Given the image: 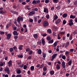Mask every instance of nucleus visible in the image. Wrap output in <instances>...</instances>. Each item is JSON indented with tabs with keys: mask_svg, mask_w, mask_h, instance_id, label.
<instances>
[{
	"mask_svg": "<svg viewBox=\"0 0 77 77\" xmlns=\"http://www.w3.org/2000/svg\"><path fill=\"white\" fill-rule=\"evenodd\" d=\"M18 57H19V58H23V55L21 54V55H17Z\"/></svg>",
	"mask_w": 77,
	"mask_h": 77,
	"instance_id": "obj_29",
	"label": "nucleus"
},
{
	"mask_svg": "<svg viewBox=\"0 0 77 77\" xmlns=\"http://www.w3.org/2000/svg\"><path fill=\"white\" fill-rule=\"evenodd\" d=\"M47 39L48 41H50L51 39V38L49 36L47 38Z\"/></svg>",
	"mask_w": 77,
	"mask_h": 77,
	"instance_id": "obj_34",
	"label": "nucleus"
},
{
	"mask_svg": "<svg viewBox=\"0 0 77 77\" xmlns=\"http://www.w3.org/2000/svg\"><path fill=\"white\" fill-rule=\"evenodd\" d=\"M48 26V23L47 21H45L43 23V26L47 27Z\"/></svg>",
	"mask_w": 77,
	"mask_h": 77,
	"instance_id": "obj_3",
	"label": "nucleus"
},
{
	"mask_svg": "<svg viewBox=\"0 0 77 77\" xmlns=\"http://www.w3.org/2000/svg\"><path fill=\"white\" fill-rule=\"evenodd\" d=\"M0 66H3V63H0Z\"/></svg>",
	"mask_w": 77,
	"mask_h": 77,
	"instance_id": "obj_64",
	"label": "nucleus"
},
{
	"mask_svg": "<svg viewBox=\"0 0 77 77\" xmlns=\"http://www.w3.org/2000/svg\"><path fill=\"white\" fill-rule=\"evenodd\" d=\"M3 76L4 77V76H5V77H8L9 76V75H8V74H6L5 75V74H3Z\"/></svg>",
	"mask_w": 77,
	"mask_h": 77,
	"instance_id": "obj_56",
	"label": "nucleus"
},
{
	"mask_svg": "<svg viewBox=\"0 0 77 77\" xmlns=\"http://www.w3.org/2000/svg\"><path fill=\"white\" fill-rule=\"evenodd\" d=\"M30 51V48H27L26 49V51L27 52H28V51Z\"/></svg>",
	"mask_w": 77,
	"mask_h": 77,
	"instance_id": "obj_62",
	"label": "nucleus"
},
{
	"mask_svg": "<svg viewBox=\"0 0 77 77\" xmlns=\"http://www.w3.org/2000/svg\"><path fill=\"white\" fill-rule=\"evenodd\" d=\"M60 68V65L59 64H57L56 65V69L57 70H59Z\"/></svg>",
	"mask_w": 77,
	"mask_h": 77,
	"instance_id": "obj_9",
	"label": "nucleus"
},
{
	"mask_svg": "<svg viewBox=\"0 0 77 77\" xmlns=\"http://www.w3.org/2000/svg\"><path fill=\"white\" fill-rule=\"evenodd\" d=\"M65 32H60V35H64V34H65Z\"/></svg>",
	"mask_w": 77,
	"mask_h": 77,
	"instance_id": "obj_51",
	"label": "nucleus"
},
{
	"mask_svg": "<svg viewBox=\"0 0 77 77\" xmlns=\"http://www.w3.org/2000/svg\"><path fill=\"white\" fill-rule=\"evenodd\" d=\"M11 25H12V23H11L10 22L9 23H8L6 26V28L7 29H9V27H10Z\"/></svg>",
	"mask_w": 77,
	"mask_h": 77,
	"instance_id": "obj_7",
	"label": "nucleus"
},
{
	"mask_svg": "<svg viewBox=\"0 0 77 77\" xmlns=\"http://www.w3.org/2000/svg\"><path fill=\"white\" fill-rule=\"evenodd\" d=\"M0 34L1 35H4L5 34V32L3 31H0Z\"/></svg>",
	"mask_w": 77,
	"mask_h": 77,
	"instance_id": "obj_49",
	"label": "nucleus"
},
{
	"mask_svg": "<svg viewBox=\"0 0 77 77\" xmlns=\"http://www.w3.org/2000/svg\"><path fill=\"white\" fill-rule=\"evenodd\" d=\"M61 66L62 67L64 68V69H65L66 67V65H65V62L63 61L61 63Z\"/></svg>",
	"mask_w": 77,
	"mask_h": 77,
	"instance_id": "obj_4",
	"label": "nucleus"
},
{
	"mask_svg": "<svg viewBox=\"0 0 77 77\" xmlns=\"http://www.w3.org/2000/svg\"><path fill=\"white\" fill-rule=\"evenodd\" d=\"M57 43H58V42L57 41L54 44H53L54 47H56L57 45Z\"/></svg>",
	"mask_w": 77,
	"mask_h": 77,
	"instance_id": "obj_16",
	"label": "nucleus"
},
{
	"mask_svg": "<svg viewBox=\"0 0 77 77\" xmlns=\"http://www.w3.org/2000/svg\"><path fill=\"white\" fill-rule=\"evenodd\" d=\"M57 18H58V17H57V15H55L54 16V20H55V21H56V20Z\"/></svg>",
	"mask_w": 77,
	"mask_h": 77,
	"instance_id": "obj_13",
	"label": "nucleus"
},
{
	"mask_svg": "<svg viewBox=\"0 0 77 77\" xmlns=\"http://www.w3.org/2000/svg\"><path fill=\"white\" fill-rule=\"evenodd\" d=\"M69 42H67L66 43V45L65 46V48H66L69 45Z\"/></svg>",
	"mask_w": 77,
	"mask_h": 77,
	"instance_id": "obj_19",
	"label": "nucleus"
},
{
	"mask_svg": "<svg viewBox=\"0 0 77 77\" xmlns=\"http://www.w3.org/2000/svg\"><path fill=\"white\" fill-rule=\"evenodd\" d=\"M23 19L22 17H21L20 16H19L18 17L17 20V21L18 22V23L20 25V26H21V23H20V21H23Z\"/></svg>",
	"mask_w": 77,
	"mask_h": 77,
	"instance_id": "obj_1",
	"label": "nucleus"
},
{
	"mask_svg": "<svg viewBox=\"0 0 77 77\" xmlns=\"http://www.w3.org/2000/svg\"><path fill=\"white\" fill-rule=\"evenodd\" d=\"M34 19L35 21V22H36V21H37V17H34Z\"/></svg>",
	"mask_w": 77,
	"mask_h": 77,
	"instance_id": "obj_57",
	"label": "nucleus"
},
{
	"mask_svg": "<svg viewBox=\"0 0 77 77\" xmlns=\"http://www.w3.org/2000/svg\"><path fill=\"white\" fill-rule=\"evenodd\" d=\"M6 35L7 36V39H9L11 38V34H8Z\"/></svg>",
	"mask_w": 77,
	"mask_h": 77,
	"instance_id": "obj_10",
	"label": "nucleus"
},
{
	"mask_svg": "<svg viewBox=\"0 0 77 77\" xmlns=\"http://www.w3.org/2000/svg\"><path fill=\"white\" fill-rule=\"evenodd\" d=\"M72 60H71L68 63V65H71V64H72Z\"/></svg>",
	"mask_w": 77,
	"mask_h": 77,
	"instance_id": "obj_24",
	"label": "nucleus"
},
{
	"mask_svg": "<svg viewBox=\"0 0 77 77\" xmlns=\"http://www.w3.org/2000/svg\"><path fill=\"white\" fill-rule=\"evenodd\" d=\"M21 75L20 74L18 75H16V77H21Z\"/></svg>",
	"mask_w": 77,
	"mask_h": 77,
	"instance_id": "obj_58",
	"label": "nucleus"
},
{
	"mask_svg": "<svg viewBox=\"0 0 77 77\" xmlns=\"http://www.w3.org/2000/svg\"><path fill=\"white\" fill-rule=\"evenodd\" d=\"M74 5H75V6H77V1H76L75 2H74Z\"/></svg>",
	"mask_w": 77,
	"mask_h": 77,
	"instance_id": "obj_59",
	"label": "nucleus"
},
{
	"mask_svg": "<svg viewBox=\"0 0 77 77\" xmlns=\"http://www.w3.org/2000/svg\"><path fill=\"white\" fill-rule=\"evenodd\" d=\"M34 68L35 67L33 66H32L30 67V69L31 71H33V70L34 69Z\"/></svg>",
	"mask_w": 77,
	"mask_h": 77,
	"instance_id": "obj_30",
	"label": "nucleus"
},
{
	"mask_svg": "<svg viewBox=\"0 0 77 77\" xmlns=\"http://www.w3.org/2000/svg\"><path fill=\"white\" fill-rule=\"evenodd\" d=\"M74 49H70V52H71H71H73L74 51Z\"/></svg>",
	"mask_w": 77,
	"mask_h": 77,
	"instance_id": "obj_55",
	"label": "nucleus"
},
{
	"mask_svg": "<svg viewBox=\"0 0 77 77\" xmlns=\"http://www.w3.org/2000/svg\"><path fill=\"white\" fill-rule=\"evenodd\" d=\"M65 53V55L66 56H67V57H68V55L69 54V53L68 51H66Z\"/></svg>",
	"mask_w": 77,
	"mask_h": 77,
	"instance_id": "obj_22",
	"label": "nucleus"
},
{
	"mask_svg": "<svg viewBox=\"0 0 77 77\" xmlns=\"http://www.w3.org/2000/svg\"><path fill=\"white\" fill-rule=\"evenodd\" d=\"M35 14V12L34 11H32L30 12L28 14L29 15H34Z\"/></svg>",
	"mask_w": 77,
	"mask_h": 77,
	"instance_id": "obj_5",
	"label": "nucleus"
},
{
	"mask_svg": "<svg viewBox=\"0 0 77 77\" xmlns=\"http://www.w3.org/2000/svg\"><path fill=\"white\" fill-rule=\"evenodd\" d=\"M70 18H72V19H74V18H75V16L71 15L70 16Z\"/></svg>",
	"mask_w": 77,
	"mask_h": 77,
	"instance_id": "obj_18",
	"label": "nucleus"
},
{
	"mask_svg": "<svg viewBox=\"0 0 77 77\" xmlns=\"http://www.w3.org/2000/svg\"><path fill=\"white\" fill-rule=\"evenodd\" d=\"M29 21L30 23H32V22H33V19H29Z\"/></svg>",
	"mask_w": 77,
	"mask_h": 77,
	"instance_id": "obj_53",
	"label": "nucleus"
},
{
	"mask_svg": "<svg viewBox=\"0 0 77 77\" xmlns=\"http://www.w3.org/2000/svg\"><path fill=\"white\" fill-rule=\"evenodd\" d=\"M59 2V0H53V2L54 3H57Z\"/></svg>",
	"mask_w": 77,
	"mask_h": 77,
	"instance_id": "obj_31",
	"label": "nucleus"
},
{
	"mask_svg": "<svg viewBox=\"0 0 77 77\" xmlns=\"http://www.w3.org/2000/svg\"><path fill=\"white\" fill-rule=\"evenodd\" d=\"M50 2V1L49 0H45V3H49Z\"/></svg>",
	"mask_w": 77,
	"mask_h": 77,
	"instance_id": "obj_52",
	"label": "nucleus"
},
{
	"mask_svg": "<svg viewBox=\"0 0 77 77\" xmlns=\"http://www.w3.org/2000/svg\"><path fill=\"white\" fill-rule=\"evenodd\" d=\"M13 48L15 50V51L17 52V48L15 46H14V47H13Z\"/></svg>",
	"mask_w": 77,
	"mask_h": 77,
	"instance_id": "obj_37",
	"label": "nucleus"
},
{
	"mask_svg": "<svg viewBox=\"0 0 77 77\" xmlns=\"http://www.w3.org/2000/svg\"><path fill=\"white\" fill-rule=\"evenodd\" d=\"M38 34H35L34 35V37L35 38V39H38Z\"/></svg>",
	"mask_w": 77,
	"mask_h": 77,
	"instance_id": "obj_20",
	"label": "nucleus"
},
{
	"mask_svg": "<svg viewBox=\"0 0 77 77\" xmlns=\"http://www.w3.org/2000/svg\"><path fill=\"white\" fill-rule=\"evenodd\" d=\"M23 47H24V46L23 45H20L19 46L18 49L19 50H23Z\"/></svg>",
	"mask_w": 77,
	"mask_h": 77,
	"instance_id": "obj_11",
	"label": "nucleus"
},
{
	"mask_svg": "<svg viewBox=\"0 0 77 77\" xmlns=\"http://www.w3.org/2000/svg\"><path fill=\"white\" fill-rule=\"evenodd\" d=\"M72 19H71L69 20L68 24L70 26H72L74 24L73 22H72Z\"/></svg>",
	"mask_w": 77,
	"mask_h": 77,
	"instance_id": "obj_2",
	"label": "nucleus"
},
{
	"mask_svg": "<svg viewBox=\"0 0 77 77\" xmlns=\"http://www.w3.org/2000/svg\"><path fill=\"white\" fill-rule=\"evenodd\" d=\"M5 71L8 72L9 71V68L8 67H6L4 70Z\"/></svg>",
	"mask_w": 77,
	"mask_h": 77,
	"instance_id": "obj_26",
	"label": "nucleus"
},
{
	"mask_svg": "<svg viewBox=\"0 0 77 77\" xmlns=\"http://www.w3.org/2000/svg\"><path fill=\"white\" fill-rule=\"evenodd\" d=\"M51 75H53L54 74V71H51L50 72Z\"/></svg>",
	"mask_w": 77,
	"mask_h": 77,
	"instance_id": "obj_32",
	"label": "nucleus"
},
{
	"mask_svg": "<svg viewBox=\"0 0 77 77\" xmlns=\"http://www.w3.org/2000/svg\"><path fill=\"white\" fill-rule=\"evenodd\" d=\"M53 42H54V41L53 39H52L51 40L49 41V44H52Z\"/></svg>",
	"mask_w": 77,
	"mask_h": 77,
	"instance_id": "obj_36",
	"label": "nucleus"
},
{
	"mask_svg": "<svg viewBox=\"0 0 77 77\" xmlns=\"http://www.w3.org/2000/svg\"><path fill=\"white\" fill-rule=\"evenodd\" d=\"M65 38H66V36H63V41H65Z\"/></svg>",
	"mask_w": 77,
	"mask_h": 77,
	"instance_id": "obj_61",
	"label": "nucleus"
},
{
	"mask_svg": "<svg viewBox=\"0 0 77 77\" xmlns=\"http://www.w3.org/2000/svg\"><path fill=\"white\" fill-rule=\"evenodd\" d=\"M32 4H36V1L35 0H34L32 2Z\"/></svg>",
	"mask_w": 77,
	"mask_h": 77,
	"instance_id": "obj_54",
	"label": "nucleus"
},
{
	"mask_svg": "<svg viewBox=\"0 0 77 77\" xmlns=\"http://www.w3.org/2000/svg\"><path fill=\"white\" fill-rule=\"evenodd\" d=\"M13 33L14 35H18V33H17V32L16 31H14V32Z\"/></svg>",
	"mask_w": 77,
	"mask_h": 77,
	"instance_id": "obj_33",
	"label": "nucleus"
},
{
	"mask_svg": "<svg viewBox=\"0 0 77 77\" xmlns=\"http://www.w3.org/2000/svg\"><path fill=\"white\" fill-rule=\"evenodd\" d=\"M53 35L55 37L56 36H57V35H56V33L55 32H54L53 33Z\"/></svg>",
	"mask_w": 77,
	"mask_h": 77,
	"instance_id": "obj_42",
	"label": "nucleus"
},
{
	"mask_svg": "<svg viewBox=\"0 0 77 77\" xmlns=\"http://www.w3.org/2000/svg\"><path fill=\"white\" fill-rule=\"evenodd\" d=\"M77 30H76L73 32V35H75V34H77Z\"/></svg>",
	"mask_w": 77,
	"mask_h": 77,
	"instance_id": "obj_40",
	"label": "nucleus"
},
{
	"mask_svg": "<svg viewBox=\"0 0 77 77\" xmlns=\"http://www.w3.org/2000/svg\"><path fill=\"white\" fill-rule=\"evenodd\" d=\"M18 62L17 63V65H20V64H21V61L20 60H19L18 61Z\"/></svg>",
	"mask_w": 77,
	"mask_h": 77,
	"instance_id": "obj_39",
	"label": "nucleus"
},
{
	"mask_svg": "<svg viewBox=\"0 0 77 77\" xmlns=\"http://www.w3.org/2000/svg\"><path fill=\"white\" fill-rule=\"evenodd\" d=\"M42 53V51H41V49H39L38 51V53L39 54H41V53Z\"/></svg>",
	"mask_w": 77,
	"mask_h": 77,
	"instance_id": "obj_23",
	"label": "nucleus"
},
{
	"mask_svg": "<svg viewBox=\"0 0 77 77\" xmlns=\"http://www.w3.org/2000/svg\"><path fill=\"white\" fill-rule=\"evenodd\" d=\"M61 21V20L60 19H58L55 22V23L56 24H57L60 23Z\"/></svg>",
	"mask_w": 77,
	"mask_h": 77,
	"instance_id": "obj_8",
	"label": "nucleus"
},
{
	"mask_svg": "<svg viewBox=\"0 0 77 77\" xmlns=\"http://www.w3.org/2000/svg\"><path fill=\"white\" fill-rule=\"evenodd\" d=\"M42 45H45V40H44V39H43L42 40Z\"/></svg>",
	"mask_w": 77,
	"mask_h": 77,
	"instance_id": "obj_17",
	"label": "nucleus"
},
{
	"mask_svg": "<svg viewBox=\"0 0 77 77\" xmlns=\"http://www.w3.org/2000/svg\"><path fill=\"white\" fill-rule=\"evenodd\" d=\"M57 56V54H54L52 56V59H54L56 57V56Z\"/></svg>",
	"mask_w": 77,
	"mask_h": 77,
	"instance_id": "obj_14",
	"label": "nucleus"
},
{
	"mask_svg": "<svg viewBox=\"0 0 77 77\" xmlns=\"http://www.w3.org/2000/svg\"><path fill=\"white\" fill-rule=\"evenodd\" d=\"M42 54H43V57H44V58H45V57H46V54L44 52H43Z\"/></svg>",
	"mask_w": 77,
	"mask_h": 77,
	"instance_id": "obj_28",
	"label": "nucleus"
},
{
	"mask_svg": "<svg viewBox=\"0 0 77 77\" xmlns=\"http://www.w3.org/2000/svg\"><path fill=\"white\" fill-rule=\"evenodd\" d=\"M62 58L63 59L65 60V59H66V56H65V55H63L62 56Z\"/></svg>",
	"mask_w": 77,
	"mask_h": 77,
	"instance_id": "obj_46",
	"label": "nucleus"
},
{
	"mask_svg": "<svg viewBox=\"0 0 77 77\" xmlns=\"http://www.w3.org/2000/svg\"><path fill=\"white\" fill-rule=\"evenodd\" d=\"M9 50L10 51V52H12L13 50H14V49L12 48H11Z\"/></svg>",
	"mask_w": 77,
	"mask_h": 77,
	"instance_id": "obj_50",
	"label": "nucleus"
},
{
	"mask_svg": "<svg viewBox=\"0 0 77 77\" xmlns=\"http://www.w3.org/2000/svg\"><path fill=\"white\" fill-rule=\"evenodd\" d=\"M48 32H49V33H51V29H49L47 30Z\"/></svg>",
	"mask_w": 77,
	"mask_h": 77,
	"instance_id": "obj_41",
	"label": "nucleus"
},
{
	"mask_svg": "<svg viewBox=\"0 0 77 77\" xmlns=\"http://www.w3.org/2000/svg\"><path fill=\"white\" fill-rule=\"evenodd\" d=\"M66 23V21L65 20H63V24H65Z\"/></svg>",
	"mask_w": 77,
	"mask_h": 77,
	"instance_id": "obj_47",
	"label": "nucleus"
},
{
	"mask_svg": "<svg viewBox=\"0 0 77 77\" xmlns=\"http://www.w3.org/2000/svg\"><path fill=\"white\" fill-rule=\"evenodd\" d=\"M72 39V35H70V37L69 38V40H71Z\"/></svg>",
	"mask_w": 77,
	"mask_h": 77,
	"instance_id": "obj_48",
	"label": "nucleus"
},
{
	"mask_svg": "<svg viewBox=\"0 0 77 77\" xmlns=\"http://www.w3.org/2000/svg\"><path fill=\"white\" fill-rule=\"evenodd\" d=\"M57 63H58V64H59V65H61V62H60V61H58L57 62Z\"/></svg>",
	"mask_w": 77,
	"mask_h": 77,
	"instance_id": "obj_60",
	"label": "nucleus"
},
{
	"mask_svg": "<svg viewBox=\"0 0 77 77\" xmlns=\"http://www.w3.org/2000/svg\"><path fill=\"white\" fill-rule=\"evenodd\" d=\"M46 18L47 19H49V18H50V16L48 14H47L46 15Z\"/></svg>",
	"mask_w": 77,
	"mask_h": 77,
	"instance_id": "obj_43",
	"label": "nucleus"
},
{
	"mask_svg": "<svg viewBox=\"0 0 77 77\" xmlns=\"http://www.w3.org/2000/svg\"><path fill=\"white\" fill-rule=\"evenodd\" d=\"M38 10V8H35L34 9V11H37Z\"/></svg>",
	"mask_w": 77,
	"mask_h": 77,
	"instance_id": "obj_63",
	"label": "nucleus"
},
{
	"mask_svg": "<svg viewBox=\"0 0 77 77\" xmlns=\"http://www.w3.org/2000/svg\"><path fill=\"white\" fill-rule=\"evenodd\" d=\"M44 64H42V65L40 66V68H43V67H44Z\"/></svg>",
	"mask_w": 77,
	"mask_h": 77,
	"instance_id": "obj_38",
	"label": "nucleus"
},
{
	"mask_svg": "<svg viewBox=\"0 0 77 77\" xmlns=\"http://www.w3.org/2000/svg\"><path fill=\"white\" fill-rule=\"evenodd\" d=\"M53 29L54 30V31H56L57 29V26H54L53 27Z\"/></svg>",
	"mask_w": 77,
	"mask_h": 77,
	"instance_id": "obj_27",
	"label": "nucleus"
},
{
	"mask_svg": "<svg viewBox=\"0 0 77 77\" xmlns=\"http://www.w3.org/2000/svg\"><path fill=\"white\" fill-rule=\"evenodd\" d=\"M44 12H46L47 14H48V9L44 8Z\"/></svg>",
	"mask_w": 77,
	"mask_h": 77,
	"instance_id": "obj_15",
	"label": "nucleus"
},
{
	"mask_svg": "<svg viewBox=\"0 0 77 77\" xmlns=\"http://www.w3.org/2000/svg\"><path fill=\"white\" fill-rule=\"evenodd\" d=\"M6 13V11H3L1 10L0 11V14H5Z\"/></svg>",
	"mask_w": 77,
	"mask_h": 77,
	"instance_id": "obj_21",
	"label": "nucleus"
},
{
	"mask_svg": "<svg viewBox=\"0 0 77 77\" xmlns=\"http://www.w3.org/2000/svg\"><path fill=\"white\" fill-rule=\"evenodd\" d=\"M27 65H24L23 66V69H27Z\"/></svg>",
	"mask_w": 77,
	"mask_h": 77,
	"instance_id": "obj_45",
	"label": "nucleus"
},
{
	"mask_svg": "<svg viewBox=\"0 0 77 77\" xmlns=\"http://www.w3.org/2000/svg\"><path fill=\"white\" fill-rule=\"evenodd\" d=\"M16 72L17 74H20L21 72V71L20 70V69H17L16 70Z\"/></svg>",
	"mask_w": 77,
	"mask_h": 77,
	"instance_id": "obj_6",
	"label": "nucleus"
},
{
	"mask_svg": "<svg viewBox=\"0 0 77 77\" xmlns=\"http://www.w3.org/2000/svg\"><path fill=\"white\" fill-rule=\"evenodd\" d=\"M8 66L10 67L11 66V65L12 64V61L10 60L8 63Z\"/></svg>",
	"mask_w": 77,
	"mask_h": 77,
	"instance_id": "obj_12",
	"label": "nucleus"
},
{
	"mask_svg": "<svg viewBox=\"0 0 77 77\" xmlns=\"http://www.w3.org/2000/svg\"><path fill=\"white\" fill-rule=\"evenodd\" d=\"M32 53H33V51L32 50L29 51V54H30V55H32Z\"/></svg>",
	"mask_w": 77,
	"mask_h": 77,
	"instance_id": "obj_35",
	"label": "nucleus"
},
{
	"mask_svg": "<svg viewBox=\"0 0 77 77\" xmlns=\"http://www.w3.org/2000/svg\"><path fill=\"white\" fill-rule=\"evenodd\" d=\"M43 69L44 71H46L47 70V67H46V66H45L43 67Z\"/></svg>",
	"mask_w": 77,
	"mask_h": 77,
	"instance_id": "obj_44",
	"label": "nucleus"
},
{
	"mask_svg": "<svg viewBox=\"0 0 77 77\" xmlns=\"http://www.w3.org/2000/svg\"><path fill=\"white\" fill-rule=\"evenodd\" d=\"M62 16L63 18H66L68 16V14H64Z\"/></svg>",
	"mask_w": 77,
	"mask_h": 77,
	"instance_id": "obj_25",
	"label": "nucleus"
}]
</instances>
